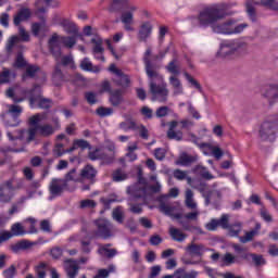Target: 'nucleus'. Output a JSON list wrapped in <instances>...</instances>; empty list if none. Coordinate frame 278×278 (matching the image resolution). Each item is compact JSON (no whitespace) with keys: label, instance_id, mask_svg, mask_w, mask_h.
<instances>
[{"label":"nucleus","instance_id":"3c124183","mask_svg":"<svg viewBox=\"0 0 278 278\" xmlns=\"http://www.w3.org/2000/svg\"><path fill=\"white\" fill-rule=\"evenodd\" d=\"M16 265H11L2 271L4 278H15L16 277Z\"/></svg>","mask_w":278,"mask_h":278},{"label":"nucleus","instance_id":"5fc2aeb1","mask_svg":"<svg viewBox=\"0 0 278 278\" xmlns=\"http://www.w3.org/2000/svg\"><path fill=\"white\" fill-rule=\"evenodd\" d=\"M185 77H186L187 81H189V84H191L192 87H194L200 92H203V87H201V84H199V81H197V79L192 78V76L190 74L185 73Z\"/></svg>","mask_w":278,"mask_h":278},{"label":"nucleus","instance_id":"aec40b11","mask_svg":"<svg viewBox=\"0 0 278 278\" xmlns=\"http://www.w3.org/2000/svg\"><path fill=\"white\" fill-rule=\"evenodd\" d=\"M186 251L191 255V257H203V253H205V245L191 243L186 248Z\"/></svg>","mask_w":278,"mask_h":278},{"label":"nucleus","instance_id":"2f4dec72","mask_svg":"<svg viewBox=\"0 0 278 278\" xmlns=\"http://www.w3.org/2000/svg\"><path fill=\"white\" fill-rule=\"evenodd\" d=\"M38 73H40V66L28 64L26 65V71L23 74V79H25V77H29L30 79H34V77H36V74Z\"/></svg>","mask_w":278,"mask_h":278},{"label":"nucleus","instance_id":"09e8293b","mask_svg":"<svg viewBox=\"0 0 278 278\" xmlns=\"http://www.w3.org/2000/svg\"><path fill=\"white\" fill-rule=\"evenodd\" d=\"M91 42L94 45L92 49L93 55H98L99 53L101 54L103 51H105L101 41L93 38L91 39Z\"/></svg>","mask_w":278,"mask_h":278},{"label":"nucleus","instance_id":"680f3d73","mask_svg":"<svg viewBox=\"0 0 278 278\" xmlns=\"http://www.w3.org/2000/svg\"><path fill=\"white\" fill-rule=\"evenodd\" d=\"M170 109L168 106H160L156 109L155 116L156 118H164V116H168V111Z\"/></svg>","mask_w":278,"mask_h":278},{"label":"nucleus","instance_id":"4468645a","mask_svg":"<svg viewBox=\"0 0 278 278\" xmlns=\"http://www.w3.org/2000/svg\"><path fill=\"white\" fill-rule=\"evenodd\" d=\"M64 269L67 278H76L79 275V263L73 258H67L64 261Z\"/></svg>","mask_w":278,"mask_h":278},{"label":"nucleus","instance_id":"6ab92c4d","mask_svg":"<svg viewBox=\"0 0 278 278\" xmlns=\"http://www.w3.org/2000/svg\"><path fill=\"white\" fill-rule=\"evenodd\" d=\"M262 96L265 99L277 100L278 99V83L274 85H267L262 89Z\"/></svg>","mask_w":278,"mask_h":278},{"label":"nucleus","instance_id":"39448f33","mask_svg":"<svg viewBox=\"0 0 278 278\" xmlns=\"http://www.w3.org/2000/svg\"><path fill=\"white\" fill-rule=\"evenodd\" d=\"M278 136V122L269 117L261 124L258 137L262 142H275Z\"/></svg>","mask_w":278,"mask_h":278},{"label":"nucleus","instance_id":"338daca9","mask_svg":"<svg viewBox=\"0 0 278 278\" xmlns=\"http://www.w3.org/2000/svg\"><path fill=\"white\" fill-rule=\"evenodd\" d=\"M80 207L83 210H86V207H89L90 210H92V208L97 207V202H94V200H89V199L83 200L80 202Z\"/></svg>","mask_w":278,"mask_h":278},{"label":"nucleus","instance_id":"6e6d98bb","mask_svg":"<svg viewBox=\"0 0 278 278\" xmlns=\"http://www.w3.org/2000/svg\"><path fill=\"white\" fill-rule=\"evenodd\" d=\"M47 263H40L37 267H36V273H37V277L38 278H46L47 277Z\"/></svg>","mask_w":278,"mask_h":278},{"label":"nucleus","instance_id":"a211bd4d","mask_svg":"<svg viewBox=\"0 0 278 278\" xmlns=\"http://www.w3.org/2000/svg\"><path fill=\"white\" fill-rule=\"evenodd\" d=\"M29 18H31V10L27 8L21 9L13 18V25L18 27L21 26V23L29 21Z\"/></svg>","mask_w":278,"mask_h":278},{"label":"nucleus","instance_id":"0e129e2a","mask_svg":"<svg viewBox=\"0 0 278 278\" xmlns=\"http://www.w3.org/2000/svg\"><path fill=\"white\" fill-rule=\"evenodd\" d=\"M127 179V174H124L123 170L117 169L113 173V181H125Z\"/></svg>","mask_w":278,"mask_h":278},{"label":"nucleus","instance_id":"4d7b16f0","mask_svg":"<svg viewBox=\"0 0 278 278\" xmlns=\"http://www.w3.org/2000/svg\"><path fill=\"white\" fill-rule=\"evenodd\" d=\"M66 152L67 151L64 150V143H56L53 149V155H55V157H62Z\"/></svg>","mask_w":278,"mask_h":278},{"label":"nucleus","instance_id":"69168bd1","mask_svg":"<svg viewBox=\"0 0 278 278\" xmlns=\"http://www.w3.org/2000/svg\"><path fill=\"white\" fill-rule=\"evenodd\" d=\"M20 38L18 36H12L8 43H7V51L8 53H12V50L14 49V45H16V42H18Z\"/></svg>","mask_w":278,"mask_h":278},{"label":"nucleus","instance_id":"58836bf2","mask_svg":"<svg viewBox=\"0 0 278 278\" xmlns=\"http://www.w3.org/2000/svg\"><path fill=\"white\" fill-rule=\"evenodd\" d=\"M49 49L55 62H59L62 58V47L60 46V43H56L54 46H49Z\"/></svg>","mask_w":278,"mask_h":278},{"label":"nucleus","instance_id":"0eeeda50","mask_svg":"<svg viewBox=\"0 0 278 278\" xmlns=\"http://www.w3.org/2000/svg\"><path fill=\"white\" fill-rule=\"evenodd\" d=\"M232 249L236 253H241L242 260H249L250 257H252L255 266H264L266 264V260L262 254L249 253L244 248H242V245L238 243H233Z\"/></svg>","mask_w":278,"mask_h":278},{"label":"nucleus","instance_id":"79ce46f5","mask_svg":"<svg viewBox=\"0 0 278 278\" xmlns=\"http://www.w3.org/2000/svg\"><path fill=\"white\" fill-rule=\"evenodd\" d=\"M96 114L101 118H105V116H112L114 114V109L100 106L96 110Z\"/></svg>","mask_w":278,"mask_h":278},{"label":"nucleus","instance_id":"ddd939ff","mask_svg":"<svg viewBox=\"0 0 278 278\" xmlns=\"http://www.w3.org/2000/svg\"><path fill=\"white\" fill-rule=\"evenodd\" d=\"M127 193L130 194V201L147 199V186L140 184L132 185L127 188Z\"/></svg>","mask_w":278,"mask_h":278},{"label":"nucleus","instance_id":"b1692460","mask_svg":"<svg viewBox=\"0 0 278 278\" xmlns=\"http://www.w3.org/2000/svg\"><path fill=\"white\" fill-rule=\"evenodd\" d=\"M192 173L199 177H202V179H206V181L214 179V175H212L210 170H207V167L203 165H197L193 167Z\"/></svg>","mask_w":278,"mask_h":278},{"label":"nucleus","instance_id":"f8f14e48","mask_svg":"<svg viewBox=\"0 0 278 278\" xmlns=\"http://www.w3.org/2000/svg\"><path fill=\"white\" fill-rule=\"evenodd\" d=\"M129 10L130 11H126L124 13H122L121 15V22L123 23L124 25V29L126 31H134L135 28H134V12H136V10H138V7H129Z\"/></svg>","mask_w":278,"mask_h":278},{"label":"nucleus","instance_id":"774afa93","mask_svg":"<svg viewBox=\"0 0 278 278\" xmlns=\"http://www.w3.org/2000/svg\"><path fill=\"white\" fill-rule=\"evenodd\" d=\"M128 205L129 212H131V214H142V204H134L129 202Z\"/></svg>","mask_w":278,"mask_h":278},{"label":"nucleus","instance_id":"603ef678","mask_svg":"<svg viewBox=\"0 0 278 278\" xmlns=\"http://www.w3.org/2000/svg\"><path fill=\"white\" fill-rule=\"evenodd\" d=\"M85 99L89 105H96V103H99V100H97V93H94V91L85 92Z\"/></svg>","mask_w":278,"mask_h":278},{"label":"nucleus","instance_id":"c85d7f7f","mask_svg":"<svg viewBox=\"0 0 278 278\" xmlns=\"http://www.w3.org/2000/svg\"><path fill=\"white\" fill-rule=\"evenodd\" d=\"M169 84L172 85L174 89V94H184V86L181 85V80L177 78V76H170L169 77Z\"/></svg>","mask_w":278,"mask_h":278},{"label":"nucleus","instance_id":"473e14b6","mask_svg":"<svg viewBox=\"0 0 278 278\" xmlns=\"http://www.w3.org/2000/svg\"><path fill=\"white\" fill-rule=\"evenodd\" d=\"M28 64L29 63H27V60H25V56L23 55V53L21 51L17 52L15 56V61L13 63L14 68H26Z\"/></svg>","mask_w":278,"mask_h":278},{"label":"nucleus","instance_id":"de8ad7c7","mask_svg":"<svg viewBox=\"0 0 278 278\" xmlns=\"http://www.w3.org/2000/svg\"><path fill=\"white\" fill-rule=\"evenodd\" d=\"M61 66H75V60L73 59V54H67L61 58V62H58Z\"/></svg>","mask_w":278,"mask_h":278},{"label":"nucleus","instance_id":"7ed1b4c3","mask_svg":"<svg viewBox=\"0 0 278 278\" xmlns=\"http://www.w3.org/2000/svg\"><path fill=\"white\" fill-rule=\"evenodd\" d=\"M36 132L39 134V136H42L43 138H49V136H53L55 134V129L53 126L46 124V125H40L34 128H29L28 130L21 129V130H15L14 135L12 132H7V136L11 142H14V140H25L26 137V142H31L36 138Z\"/></svg>","mask_w":278,"mask_h":278},{"label":"nucleus","instance_id":"5701e85b","mask_svg":"<svg viewBox=\"0 0 278 278\" xmlns=\"http://www.w3.org/2000/svg\"><path fill=\"white\" fill-rule=\"evenodd\" d=\"M240 255H233L229 252H227L223 258H222V262L224 264V266H231L233 264H242V253H239Z\"/></svg>","mask_w":278,"mask_h":278},{"label":"nucleus","instance_id":"bb28decb","mask_svg":"<svg viewBox=\"0 0 278 278\" xmlns=\"http://www.w3.org/2000/svg\"><path fill=\"white\" fill-rule=\"evenodd\" d=\"M30 247H34L33 242L21 240L20 242L12 244L10 249L13 253H18V251H27V249H30Z\"/></svg>","mask_w":278,"mask_h":278},{"label":"nucleus","instance_id":"4be33fe9","mask_svg":"<svg viewBox=\"0 0 278 278\" xmlns=\"http://www.w3.org/2000/svg\"><path fill=\"white\" fill-rule=\"evenodd\" d=\"M199 160L198 155H190L187 152H182L177 160L179 166H192L194 162Z\"/></svg>","mask_w":278,"mask_h":278},{"label":"nucleus","instance_id":"a18cd8bd","mask_svg":"<svg viewBox=\"0 0 278 278\" xmlns=\"http://www.w3.org/2000/svg\"><path fill=\"white\" fill-rule=\"evenodd\" d=\"M261 5L269 8V10H274V12H278V0H261Z\"/></svg>","mask_w":278,"mask_h":278},{"label":"nucleus","instance_id":"9d476101","mask_svg":"<svg viewBox=\"0 0 278 278\" xmlns=\"http://www.w3.org/2000/svg\"><path fill=\"white\" fill-rule=\"evenodd\" d=\"M49 190L52 197H62L64 190H68V185L63 178H53L50 182Z\"/></svg>","mask_w":278,"mask_h":278},{"label":"nucleus","instance_id":"052dcab7","mask_svg":"<svg viewBox=\"0 0 278 278\" xmlns=\"http://www.w3.org/2000/svg\"><path fill=\"white\" fill-rule=\"evenodd\" d=\"M18 34H20V39L22 40V42H29V33H27V30H25V27L20 25Z\"/></svg>","mask_w":278,"mask_h":278},{"label":"nucleus","instance_id":"bf43d9fd","mask_svg":"<svg viewBox=\"0 0 278 278\" xmlns=\"http://www.w3.org/2000/svg\"><path fill=\"white\" fill-rule=\"evenodd\" d=\"M113 218L119 224L123 223L124 217H123V211L121 210V206H117L116 208L113 210Z\"/></svg>","mask_w":278,"mask_h":278},{"label":"nucleus","instance_id":"2eb2a0df","mask_svg":"<svg viewBox=\"0 0 278 278\" xmlns=\"http://www.w3.org/2000/svg\"><path fill=\"white\" fill-rule=\"evenodd\" d=\"M9 114L11 115L13 123L7 122L8 125L11 127H18V125H21V119L18 117L23 114V106L16 104L9 105Z\"/></svg>","mask_w":278,"mask_h":278},{"label":"nucleus","instance_id":"4c0bfd02","mask_svg":"<svg viewBox=\"0 0 278 278\" xmlns=\"http://www.w3.org/2000/svg\"><path fill=\"white\" fill-rule=\"evenodd\" d=\"M63 27L67 34H73L74 36H79V29L77 28V25H75V23L64 21Z\"/></svg>","mask_w":278,"mask_h":278},{"label":"nucleus","instance_id":"1a4fd4ad","mask_svg":"<svg viewBox=\"0 0 278 278\" xmlns=\"http://www.w3.org/2000/svg\"><path fill=\"white\" fill-rule=\"evenodd\" d=\"M240 47H242V43L239 41H225L220 45L217 55L219 58H229V55H233Z\"/></svg>","mask_w":278,"mask_h":278},{"label":"nucleus","instance_id":"e433bc0d","mask_svg":"<svg viewBox=\"0 0 278 278\" xmlns=\"http://www.w3.org/2000/svg\"><path fill=\"white\" fill-rule=\"evenodd\" d=\"M119 129H123V131H138L140 127H138V124L136 122H122L119 123Z\"/></svg>","mask_w":278,"mask_h":278},{"label":"nucleus","instance_id":"f03ea898","mask_svg":"<svg viewBox=\"0 0 278 278\" xmlns=\"http://www.w3.org/2000/svg\"><path fill=\"white\" fill-rule=\"evenodd\" d=\"M151 56V48H148L144 52L143 63L146 66V74L149 79L150 92L153 97V101L159 103H166L168 101V88L164 80V76L160 74L162 66L155 61L149 59Z\"/></svg>","mask_w":278,"mask_h":278},{"label":"nucleus","instance_id":"864d4df0","mask_svg":"<svg viewBox=\"0 0 278 278\" xmlns=\"http://www.w3.org/2000/svg\"><path fill=\"white\" fill-rule=\"evenodd\" d=\"M61 42L67 49H73L74 45H77V39H75V37H62Z\"/></svg>","mask_w":278,"mask_h":278},{"label":"nucleus","instance_id":"13d9d810","mask_svg":"<svg viewBox=\"0 0 278 278\" xmlns=\"http://www.w3.org/2000/svg\"><path fill=\"white\" fill-rule=\"evenodd\" d=\"M167 138L169 140H182L184 139V132L182 131H175V130H167Z\"/></svg>","mask_w":278,"mask_h":278},{"label":"nucleus","instance_id":"6e6552de","mask_svg":"<svg viewBox=\"0 0 278 278\" xmlns=\"http://www.w3.org/2000/svg\"><path fill=\"white\" fill-rule=\"evenodd\" d=\"M97 227L96 236L98 238H102L103 240H108V238H112V224L108 219H98L94 222Z\"/></svg>","mask_w":278,"mask_h":278},{"label":"nucleus","instance_id":"423d86ee","mask_svg":"<svg viewBox=\"0 0 278 278\" xmlns=\"http://www.w3.org/2000/svg\"><path fill=\"white\" fill-rule=\"evenodd\" d=\"M14 179H9L0 185V203H12L14 199Z\"/></svg>","mask_w":278,"mask_h":278},{"label":"nucleus","instance_id":"f704fd0d","mask_svg":"<svg viewBox=\"0 0 278 278\" xmlns=\"http://www.w3.org/2000/svg\"><path fill=\"white\" fill-rule=\"evenodd\" d=\"M169 236H172L173 240H175V242H184V240H186V233L181 232V230L172 227L169 229Z\"/></svg>","mask_w":278,"mask_h":278},{"label":"nucleus","instance_id":"cd10ccee","mask_svg":"<svg viewBox=\"0 0 278 278\" xmlns=\"http://www.w3.org/2000/svg\"><path fill=\"white\" fill-rule=\"evenodd\" d=\"M80 68L81 71H86L87 73H100L101 68L99 67H93L92 62L90 61L89 58H84L80 62Z\"/></svg>","mask_w":278,"mask_h":278},{"label":"nucleus","instance_id":"20e7f679","mask_svg":"<svg viewBox=\"0 0 278 278\" xmlns=\"http://www.w3.org/2000/svg\"><path fill=\"white\" fill-rule=\"evenodd\" d=\"M29 96L28 101L31 110L39 108V110H51L53 100L42 97V88L39 85H34L31 89L26 91Z\"/></svg>","mask_w":278,"mask_h":278},{"label":"nucleus","instance_id":"37998d69","mask_svg":"<svg viewBox=\"0 0 278 278\" xmlns=\"http://www.w3.org/2000/svg\"><path fill=\"white\" fill-rule=\"evenodd\" d=\"M110 273H116V266H114V264L109 265L108 269H99L97 276L108 278L110 277Z\"/></svg>","mask_w":278,"mask_h":278},{"label":"nucleus","instance_id":"dca6fc26","mask_svg":"<svg viewBox=\"0 0 278 278\" xmlns=\"http://www.w3.org/2000/svg\"><path fill=\"white\" fill-rule=\"evenodd\" d=\"M99 172L91 164H87L80 170V179H87L91 184H94Z\"/></svg>","mask_w":278,"mask_h":278},{"label":"nucleus","instance_id":"ea45409f","mask_svg":"<svg viewBox=\"0 0 278 278\" xmlns=\"http://www.w3.org/2000/svg\"><path fill=\"white\" fill-rule=\"evenodd\" d=\"M74 142L76 149H81L83 151L88 149L89 151H92V144H90L86 139H75Z\"/></svg>","mask_w":278,"mask_h":278},{"label":"nucleus","instance_id":"c9c22d12","mask_svg":"<svg viewBox=\"0 0 278 278\" xmlns=\"http://www.w3.org/2000/svg\"><path fill=\"white\" fill-rule=\"evenodd\" d=\"M114 83L121 88H129V84L131 83V80L129 79V76L125 75L122 72V75H117V79H115Z\"/></svg>","mask_w":278,"mask_h":278},{"label":"nucleus","instance_id":"c03bdc74","mask_svg":"<svg viewBox=\"0 0 278 278\" xmlns=\"http://www.w3.org/2000/svg\"><path fill=\"white\" fill-rule=\"evenodd\" d=\"M228 229H229V235L232 238H236V237L240 236V232L242 231V224L236 223V224L229 226Z\"/></svg>","mask_w":278,"mask_h":278},{"label":"nucleus","instance_id":"c756f323","mask_svg":"<svg viewBox=\"0 0 278 278\" xmlns=\"http://www.w3.org/2000/svg\"><path fill=\"white\" fill-rule=\"evenodd\" d=\"M177 58H174L166 66L167 73H170L172 75H181V70L179 68Z\"/></svg>","mask_w":278,"mask_h":278},{"label":"nucleus","instance_id":"393cba45","mask_svg":"<svg viewBox=\"0 0 278 278\" xmlns=\"http://www.w3.org/2000/svg\"><path fill=\"white\" fill-rule=\"evenodd\" d=\"M63 181L68 186V181H74L79 184L81 181V174L77 173L76 167L72 168L67 174H65Z\"/></svg>","mask_w":278,"mask_h":278},{"label":"nucleus","instance_id":"49530a36","mask_svg":"<svg viewBox=\"0 0 278 278\" xmlns=\"http://www.w3.org/2000/svg\"><path fill=\"white\" fill-rule=\"evenodd\" d=\"M247 12L250 20L255 23L257 21V13L255 12V7H253L252 2H247Z\"/></svg>","mask_w":278,"mask_h":278},{"label":"nucleus","instance_id":"f3484780","mask_svg":"<svg viewBox=\"0 0 278 278\" xmlns=\"http://www.w3.org/2000/svg\"><path fill=\"white\" fill-rule=\"evenodd\" d=\"M64 81H66V76L62 72L61 64L56 63L52 72V83L54 86L60 87Z\"/></svg>","mask_w":278,"mask_h":278},{"label":"nucleus","instance_id":"7c9ffc66","mask_svg":"<svg viewBox=\"0 0 278 278\" xmlns=\"http://www.w3.org/2000/svg\"><path fill=\"white\" fill-rule=\"evenodd\" d=\"M185 205L189 210H197V202H194V192L191 189L186 190Z\"/></svg>","mask_w":278,"mask_h":278},{"label":"nucleus","instance_id":"e2e57ef3","mask_svg":"<svg viewBox=\"0 0 278 278\" xmlns=\"http://www.w3.org/2000/svg\"><path fill=\"white\" fill-rule=\"evenodd\" d=\"M186 277V269L178 268L174 271V275H166L163 278H185Z\"/></svg>","mask_w":278,"mask_h":278},{"label":"nucleus","instance_id":"8fccbe9b","mask_svg":"<svg viewBox=\"0 0 278 278\" xmlns=\"http://www.w3.org/2000/svg\"><path fill=\"white\" fill-rule=\"evenodd\" d=\"M256 235L257 230H250L245 232V236L239 237V240L240 242H242V244H247V242H251V240H253V238H255Z\"/></svg>","mask_w":278,"mask_h":278},{"label":"nucleus","instance_id":"412c9836","mask_svg":"<svg viewBox=\"0 0 278 278\" xmlns=\"http://www.w3.org/2000/svg\"><path fill=\"white\" fill-rule=\"evenodd\" d=\"M166 199H168V195H161L157 198V201L160 203L159 210L166 216H173V212H175V206L166 204Z\"/></svg>","mask_w":278,"mask_h":278},{"label":"nucleus","instance_id":"72a5a7b5","mask_svg":"<svg viewBox=\"0 0 278 278\" xmlns=\"http://www.w3.org/2000/svg\"><path fill=\"white\" fill-rule=\"evenodd\" d=\"M11 233L13 237H18V236H25L27 231L25 227H23V224L15 223L11 226Z\"/></svg>","mask_w":278,"mask_h":278},{"label":"nucleus","instance_id":"f257e3e1","mask_svg":"<svg viewBox=\"0 0 278 278\" xmlns=\"http://www.w3.org/2000/svg\"><path fill=\"white\" fill-rule=\"evenodd\" d=\"M229 16L227 13V5L225 3H215L205 7L201 10L197 17L191 18V25L193 27H200V29H207L212 27L214 34H223L224 36H233L235 34H242L249 24H238V21L230 18L220 24H216L217 21H223Z\"/></svg>","mask_w":278,"mask_h":278},{"label":"nucleus","instance_id":"9b49d317","mask_svg":"<svg viewBox=\"0 0 278 278\" xmlns=\"http://www.w3.org/2000/svg\"><path fill=\"white\" fill-rule=\"evenodd\" d=\"M153 34V24L149 21L141 23L139 26L137 38L139 42H147Z\"/></svg>","mask_w":278,"mask_h":278},{"label":"nucleus","instance_id":"a878e982","mask_svg":"<svg viewBox=\"0 0 278 278\" xmlns=\"http://www.w3.org/2000/svg\"><path fill=\"white\" fill-rule=\"evenodd\" d=\"M110 103L113 108H118L123 103V90L117 89L110 93Z\"/></svg>","mask_w":278,"mask_h":278},{"label":"nucleus","instance_id":"a19ab883","mask_svg":"<svg viewBox=\"0 0 278 278\" xmlns=\"http://www.w3.org/2000/svg\"><path fill=\"white\" fill-rule=\"evenodd\" d=\"M216 197L217 199H223V193L220 191H207L204 197V204L207 206L212 203V197Z\"/></svg>","mask_w":278,"mask_h":278}]
</instances>
